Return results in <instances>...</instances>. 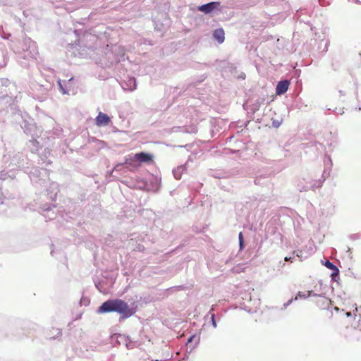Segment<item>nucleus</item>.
Here are the masks:
<instances>
[{
	"label": "nucleus",
	"mask_w": 361,
	"mask_h": 361,
	"mask_svg": "<svg viewBox=\"0 0 361 361\" xmlns=\"http://www.w3.org/2000/svg\"><path fill=\"white\" fill-rule=\"evenodd\" d=\"M334 309L336 310V311H338V308L337 307H335Z\"/></svg>",
	"instance_id": "15"
},
{
	"label": "nucleus",
	"mask_w": 361,
	"mask_h": 361,
	"mask_svg": "<svg viewBox=\"0 0 361 361\" xmlns=\"http://www.w3.org/2000/svg\"><path fill=\"white\" fill-rule=\"evenodd\" d=\"M111 312H116L123 314L124 317H129L133 314V311L128 303L121 299L109 300L104 302L98 310L99 313Z\"/></svg>",
	"instance_id": "1"
},
{
	"label": "nucleus",
	"mask_w": 361,
	"mask_h": 361,
	"mask_svg": "<svg viewBox=\"0 0 361 361\" xmlns=\"http://www.w3.org/2000/svg\"><path fill=\"white\" fill-rule=\"evenodd\" d=\"M345 314H346L347 317H350L351 315V313L350 312H347Z\"/></svg>",
	"instance_id": "14"
},
{
	"label": "nucleus",
	"mask_w": 361,
	"mask_h": 361,
	"mask_svg": "<svg viewBox=\"0 0 361 361\" xmlns=\"http://www.w3.org/2000/svg\"><path fill=\"white\" fill-rule=\"evenodd\" d=\"M224 30L222 28L216 29L214 31V37L219 42L222 43L225 39Z\"/></svg>",
	"instance_id": "7"
},
{
	"label": "nucleus",
	"mask_w": 361,
	"mask_h": 361,
	"mask_svg": "<svg viewBox=\"0 0 361 361\" xmlns=\"http://www.w3.org/2000/svg\"><path fill=\"white\" fill-rule=\"evenodd\" d=\"M134 159L141 163L150 162L153 159V156L146 152L137 153L134 156Z\"/></svg>",
	"instance_id": "4"
},
{
	"label": "nucleus",
	"mask_w": 361,
	"mask_h": 361,
	"mask_svg": "<svg viewBox=\"0 0 361 361\" xmlns=\"http://www.w3.org/2000/svg\"><path fill=\"white\" fill-rule=\"evenodd\" d=\"M111 122L110 117L102 112H99L95 118V123L97 126H107Z\"/></svg>",
	"instance_id": "2"
},
{
	"label": "nucleus",
	"mask_w": 361,
	"mask_h": 361,
	"mask_svg": "<svg viewBox=\"0 0 361 361\" xmlns=\"http://www.w3.org/2000/svg\"><path fill=\"white\" fill-rule=\"evenodd\" d=\"M195 338V335H193V336H190V337L189 338V339H188V343L192 342V340H193Z\"/></svg>",
	"instance_id": "12"
},
{
	"label": "nucleus",
	"mask_w": 361,
	"mask_h": 361,
	"mask_svg": "<svg viewBox=\"0 0 361 361\" xmlns=\"http://www.w3.org/2000/svg\"><path fill=\"white\" fill-rule=\"evenodd\" d=\"M310 291H305V292H299L296 297L295 298V300H298V298H306L310 295Z\"/></svg>",
	"instance_id": "9"
},
{
	"label": "nucleus",
	"mask_w": 361,
	"mask_h": 361,
	"mask_svg": "<svg viewBox=\"0 0 361 361\" xmlns=\"http://www.w3.org/2000/svg\"><path fill=\"white\" fill-rule=\"evenodd\" d=\"M317 306L320 309L329 308L331 305L329 299L324 296H318L316 300Z\"/></svg>",
	"instance_id": "5"
},
{
	"label": "nucleus",
	"mask_w": 361,
	"mask_h": 361,
	"mask_svg": "<svg viewBox=\"0 0 361 361\" xmlns=\"http://www.w3.org/2000/svg\"><path fill=\"white\" fill-rule=\"evenodd\" d=\"M324 265H325L326 267H327L328 269H329L333 271V273L331 274V276L333 277L335 276H338V275L339 270L337 268V267L335 266L333 263H331V262L327 260L325 262Z\"/></svg>",
	"instance_id": "8"
},
{
	"label": "nucleus",
	"mask_w": 361,
	"mask_h": 361,
	"mask_svg": "<svg viewBox=\"0 0 361 361\" xmlns=\"http://www.w3.org/2000/svg\"><path fill=\"white\" fill-rule=\"evenodd\" d=\"M289 82L287 80H284L282 81L279 82V83L276 85V94H282L287 92L288 87H289Z\"/></svg>",
	"instance_id": "6"
},
{
	"label": "nucleus",
	"mask_w": 361,
	"mask_h": 361,
	"mask_svg": "<svg viewBox=\"0 0 361 361\" xmlns=\"http://www.w3.org/2000/svg\"><path fill=\"white\" fill-rule=\"evenodd\" d=\"M285 260H286V261H289V260H290V257H285Z\"/></svg>",
	"instance_id": "13"
},
{
	"label": "nucleus",
	"mask_w": 361,
	"mask_h": 361,
	"mask_svg": "<svg viewBox=\"0 0 361 361\" xmlns=\"http://www.w3.org/2000/svg\"><path fill=\"white\" fill-rule=\"evenodd\" d=\"M59 85L60 89H61V92H63V94H66L67 92L63 88L61 82L60 81L59 82Z\"/></svg>",
	"instance_id": "11"
},
{
	"label": "nucleus",
	"mask_w": 361,
	"mask_h": 361,
	"mask_svg": "<svg viewBox=\"0 0 361 361\" xmlns=\"http://www.w3.org/2000/svg\"><path fill=\"white\" fill-rule=\"evenodd\" d=\"M238 238H239V242H240V248H242L243 247V233L242 232H240L239 233Z\"/></svg>",
	"instance_id": "10"
},
{
	"label": "nucleus",
	"mask_w": 361,
	"mask_h": 361,
	"mask_svg": "<svg viewBox=\"0 0 361 361\" xmlns=\"http://www.w3.org/2000/svg\"><path fill=\"white\" fill-rule=\"evenodd\" d=\"M219 1H213L199 6L198 10L204 13H209L219 6Z\"/></svg>",
	"instance_id": "3"
}]
</instances>
